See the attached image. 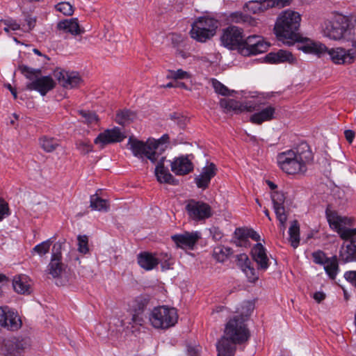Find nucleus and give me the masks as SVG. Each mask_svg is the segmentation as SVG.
Returning a JSON list of instances; mask_svg holds the SVG:
<instances>
[{
    "label": "nucleus",
    "instance_id": "obj_15",
    "mask_svg": "<svg viewBox=\"0 0 356 356\" xmlns=\"http://www.w3.org/2000/svg\"><path fill=\"white\" fill-rule=\"evenodd\" d=\"M60 249L61 244L54 245L51 260L45 270L46 273L54 279L61 278L66 269V266L62 262Z\"/></svg>",
    "mask_w": 356,
    "mask_h": 356
},
{
    "label": "nucleus",
    "instance_id": "obj_17",
    "mask_svg": "<svg viewBox=\"0 0 356 356\" xmlns=\"http://www.w3.org/2000/svg\"><path fill=\"white\" fill-rule=\"evenodd\" d=\"M201 237L200 232H184L182 234L172 235L171 239L177 248L193 250Z\"/></svg>",
    "mask_w": 356,
    "mask_h": 356
},
{
    "label": "nucleus",
    "instance_id": "obj_49",
    "mask_svg": "<svg viewBox=\"0 0 356 356\" xmlns=\"http://www.w3.org/2000/svg\"><path fill=\"white\" fill-rule=\"evenodd\" d=\"M312 258L315 264L324 265L330 257H326L324 252L318 250L312 253Z\"/></svg>",
    "mask_w": 356,
    "mask_h": 356
},
{
    "label": "nucleus",
    "instance_id": "obj_58",
    "mask_svg": "<svg viewBox=\"0 0 356 356\" xmlns=\"http://www.w3.org/2000/svg\"><path fill=\"white\" fill-rule=\"evenodd\" d=\"M211 233L213 235V238L216 240V241H219L222 238V232L219 230L218 228H216V227H213L211 230Z\"/></svg>",
    "mask_w": 356,
    "mask_h": 356
},
{
    "label": "nucleus",
    "instance_id": "obj_18",
    "mask_svg": "<svg viewBox=\"0 0 356 356\" xmlns=\"http://www.w3.org/2000/svg\"><path fill=\"white\" fill-rule=\"evenodd\" d=\"M0 326L8 330L15 331L21 327L22 321L17 314L8 307H1Z\"/></svg>",
    "mask_w": 356,
    "mask_h": 356
},
{
    "label": "nucleus",
    "instance_id": "obj_31",
    "mask_svg": "<svg viewBox=\"0 0 356 356\" xmlns=\"http://www.w3.org/2000/svg\"><path fill=\"white\" fill-rule=\"evenodd\" d=\"M57 28L65 33H70L75 35L83 32L79 27L76 18L60 21L58 23Z\"/></svg>",
    "mask_w": 356,
    "mask_h": 356
},
{
    "label": "nucleus",
    "instance_id": "obj_53",
    "mask_svg": "<svg viewBox=\"0 0 356 356\" xmlns=\"http://www.w3.org/2000/svg\"><path fill=\"white\" fill-rule=\"evenodd\" d=\"M170 118L172 120H175L177 122V125L180 127L181 129H184L187 123V118L180 113H175L170 115Z\"/></svg>",
    "mask_w": 356,
    "mask_h": 356
},
{
    "label": "nucleus",
    "instance_id": "obj_63",
    "mask_svg": "<svg viewBox=\"0 0 356 356\" xmlns=\"http://www.w3.org/2000/svg\"><path fill=\"white\" fill-rule=\"evenodd\" d=\"M266 183H267L268 186H269V188H270L271 190H275V189H276V188H277V185H276L275 183H273V181H270V180H268V181H266Z\"/></svg>",
    "mask_w": 356,
    "mask_h": 356
},
{
    "label": "nucleus",
    "instance_id": "obj_14",
    "mask_svg": "<svg viewBox=\"0 0 356 356\" xmlns=\"http://www.w3.org/2000/svg\"><path fill=\"white\" fill-rule=\"evenodd\" d=\"M222 45L229 49H238L241 51L243 44V32L236 26H229L224 30L220 38Z\"/></svg>",
    "mask_w": 356,
    "mask_h": 356
},
{
    "label": "nucleus",
    "instance_id": "obj_64",
    "mask_svg": "<svg viewBox=\"0 0 356 356\" xmlns=\"http://www.w3.org/2000/svg\"><path fill=\"white\" fill-rule=\"evenodd\" d=\"M355 135H345L346 139L349 144H351L355 138Z\"/></svg>",
    "mask_w": 356,
    "mask_h": 356
},
{
    "label": "nucleus",
    "instance_id": "obj_24",
    "mask_svg": "<svg viewBox=\"0 0 356 356\" xmlns=\"http://www.w3.org/2000/svg\"><path fill=\"white\" fill-rule=\"evenodd\" d=\"M193 170V164L188 155L175 158L171 163V170L177 175H187Z\"/></svg>",
    "mask_w": 356,
    "mask_h": 356
},
{
    "label": "nucleus",
    "instance_id": "obj_34",
    "mask_svg": "<svg viewBox=\"0 0 356 356\" xmlns=\"http://www.w3.org/2000/svg\"><path fill=\"white\" fill-rule=\"evenodd\" d=\"M270 8L268 0L250 1L244 6L245 11L250 13L257 14Z\"/></svg>",
    "mask_w": 356,
    "mask_h": 356
},
{
    "label": "nucleus",
    "instance_id": "obj_48",
    "mask_svg": "<svg viewBox=\"0 0 356 356\" xmlns=\"http://www.w3.org/2000/svg\"><path fill=\"white\" fill-rule=\"evenodd\" d=\"M76 145L81 154H86L92 151V145L86 140L77 141Z\"/></svg>",
    "mask_w": 356,
    "mask_h": 356
},
{
    "label": "nucleus",
    "instance_id": "obj_28",
    "mask_svg": "<svg viewBox=\"0 0 356 356\" xmlns=\"http://www.w3.org/2000/svg\"><path fill=\"white\" fill-rule=\"evenodd\" d=\"M237 344L230 339L222 336L216 344L218 356H234Z\"/></svg>",
    "mask_w": 356,
    "mask_h": 356
},
{
    "label": "nucleus",
    "instance_id": "obj_5",
    "mask_svg": "<svg viewBox=\"0 0 356 356\" xmlns=\"http://www.w3.org/2000/svg\"><path fill=\"white\" fill-rule=\"evenodd\" d=\"M18 70L27 79L29 82L26 83L28 90H35L41 95L44 96L55 86V82L50 76H41V70L29 67L24 65H19Z\"/></svg>",
    "mask_w": 356,
    "mask_h": 356
},
{
    "label": "nucleus",
    "instance_id": "obj_20",
    "mask_svg": "<svg viewBox=\"0 0 356 356\" xmlns=\"http://www.w3.org/2000/svg\"><path fill=\"white\" fill-rule=\"evenodd\" d=\"M54 76L59 84L67 89H71L79 86L82 79L76 72H69L65 70H56Z\"/></svg>",
    "mask_w": 356,
    "mask_h": 356
},
{
    "label": "nucleus",
    "instance_id": "obj_22",
    "mask_svg": "<svg viewBox=\"0 0 356 356\" xmlns=\"http://www.w3.org/2000/svg\"><path fill=\"white\" fill-rule=\"evenodd\" d=\"M259 104V109L254 110L250 117V122L253 124H261L264 122L269 121L274 118L275 108L271 106H264V104L258 99H253Z\"/></svg>",
    "mask_w": 356,
    "mask_h": 356
},
{
    "label": "nucleus",
    "instance_id": "obj_4",
    "mask_svg": "<svg viewBox=\"0 0 356 356\" xmlns=\"http://www.w3.org/2000/svg\"><path fill=\"white\" fill-rule=\"evenodd\" d=\"M301 16L295 11L287 10L281 13L277 19L274 31L277 38L286 44H292L300 39L299 28Z\"/></svg>",
    "mask_w": 356,
    "mask_h": 356
},
{
    "label": "nucleus",
    "instance_id": "obj_39",
    "mask_svg": "<svg viewBox=\"0 0 356 356\" xmlns=\"http://www.w3.org/2000/svg\"><path fill=\"white\" fill-rule=\"evenodd\" d=\"M289 241L293 248H296L300 244V226L297 220L291 222L289 229Z\"/></svg>",
    "mask_w": 356,
    "mask_h": 356
},
{
    "label": "nucleus",
    "instance_id": "obj_47",
    "mask_svg": "<svg viewBox=\"0 0 356 356\" xmlns=\"http://www.w3.org/2000/svg\"><path fill=\"white\" fill-rule=\"evenodd\" d=\"M77 240L79 252L84 254L89 252L88 236L86 235H79L77 237Z\"/></svg>",
    "mask_w": 356,
    "mask_h": 356
},
{
    "label": "nucleus",
    "instance_id": "obj_32",
    "mask_svg": "<svg viewBox=\"0 0 356 356\" xmlns=\"http://www.w3.org/2000/svg\"><path fill=\"white\" fill-rule=\"evenodd\" d=\"M13 286L17 293L29 294L31 293L29 277L26 275L15 276L13 280Z\"/></svg>",
    "mask_w": 356,
    "mask_h": 356
},
{
    "label": "nucleus",
    "instance_id": "obj_2",
    "mask_svg": "<svg viewBox=\"0 0 356 356\" xmlns=\"http://www.w3.org/2000/svg\"><path fill=\"white\" fill-rule=\"evenodd\" d=\"M277 164L284 173L295 175L305 173L307 165L314 161V153L307 142L301 140L291 149L277 154Z\"/></svg>",
    "mask_w": 356,
    "mask_h": 356
},
{
    "label": "nucleus",
    "instance_id": "obj_11",
    "mask_svg": "<svg viewBox=\"0 0 356 356\" xmlns=\"http://www.w3.org/2000/svg\"><path fill=\"white\" fill-rule=\"evenodd\" d=\"M348 33H350V23L348 18L343 16L326 22L323 28L324 36L333 40H341Z\"/></svg>",
    "mask_w": 356,
    "mask_h": 356
},
{
    "label": "nucleus",
    "instance_id": "obj_9",
    "mask_svg": "<svg viewBox=\"0 0 356 356\" xmlns=\"http://www.w3.org/2000/svg\"><path fill=\"white\" fill-rule=\"evenodd\" d=\"M159 142L158 140H150L146 142L140 140L131 135L129 138L127 145L133 155L139 159L144 157L154 163L157 160L156 149L158 148Z\"/></svg>",
    "mask_w": 356,
    "mask_h": 356
},
{
    "label": "nucleus",
    "instance_id": "obj_1",
    "mask_svg": "<svg viewBox=\"0 0 356 356\" xmlns=\"http://www.w3.org/2000/svg\"><path fill=\"white\" fill-rule=\"evenodd\" d=\"M326 218L330 228L334 230L344 241L339 251V259L341 262L356 261V228H351L353 219L338 214L328 209L325 211Z\"/></svg>",
    "mask_w": 356,
    "mask_h": 356
},
{
    "label": "nucleus",
    "instance_id": "obj_46",
    "mask_svg": "<svg viewBox=\"0 0 356 356\" xmlns=\"http://www.w3.org/2000/svg\"><path fill=\"white\" fill-rule=\"evenodd\" d=\"M55 8L57 11L63 13L64 15L70 16L74 13L73 6L66 1L60 2L55 6Z\"/></svg>",
    "mask_w": 356,
    "mask_h": 356
},
{
    "label": "nucleus",
    "instance_id": "obj_29",
    "mask_svg": "<svg viewBox=\"0 0 356 356\" xmlns=\"http://www.w3.org/2000/svg\"><path fill=\"white\" fill-rule=\"evenodd\" d=\"M137 260L138 265L146 270L154 269L159 263V259L148 252H140Z\"/></svg>",
    "mask_w": 356,
    "mask_h": 356
},
{
    "label": "nucleus",
    "instance_id": "obj_6",
    "mask_svg": "<svg viewBox=\"0 0 356 356\" xmlns=\"http://www.w3.org/2000/svg\"><path fill=\"white\" fill-rule=\"evenodd\" d=\"M219 22L207 16L198 17L192 24L191 37L200 42H205L216 33Z\"/></svg>",
    "mask_w": 356,
    "mask_h": 356
},
{
    "label": "nucleus",
    "instance_id": "obj_12",
    "mask_svg": "<svg viewBox=\"0 0 356 356\" xmlns=\"http://www.w3.org/2000/svg\"><path fill=\"white\" fill-rule=\"evenodd\" d=\"M185 209L188 218L195 222L204 221L213 216L211 207L202 200H188Z\"/></svg>",
    "mask_w": 356,
    "mask_h": 356
},
{
    "label": "nucleus",
    "instance_id": "obj_8",
    "mask_svg": "<svg viewBox=\"0 0 356 356\" xmlns=\"http://www.w3.org/2000/svg\"><path fill=\"white\" fill-rule=\"evenodd\" d=\"M245 321L246 318L242 315L234 316L227 323L224 336L238 344L246 342L250 334Z\"/></svg>",
    "mask_w": 356,
    "mask_h": 356
},
{
    "label": "nucleus",
    "instance_id": "obj_19",
    "mask_svg": "<svg viewBox=\"0 0 356 356\" xmlns=\"http://www.w3.org/2000/svg\"><path fill=\"white\" fill-rule=\"evenodd\" d=\"M6 356H24V350L29 346L27 339L10 338L4 340Z\"/></svg>",
    "mask_w": 356,
    "mask_h": 356
},
{
    "label": "nucleus",
    "instance_id": "obj_50",
    "mask_svg": "<svg viewBox=\"0 0 356 356\" xmlns=\"http://www.w3.org/2000/svg\"><path fill=\"white\" fill-rule=\"evenodd\" d=\"M167 78L173 79H184L189 78V74L187 72H185L181 69L177 71H170L169 74L167 75Z\"/></svg>",
    "mask_w": 356,
    "mask_h": 356
},
{
    "label": "nucleus",
    "instance_id": "obj_30",
    "mask_svg": "<svg viewBox=\"0 0 356 356\" xmlns=\"http://www.w3.org/2000/svg\"><path fill=\"white\" fill-rule=\"evenodd\" d=\"M157 180L161 183L177 185L178 181L170 173L168 169L164 166L162 161L159 162L155 168Z\"/></svg>",
    "mask_w": 356,
    "mask_h": 356
},
{
    "label": "nucleus",
    "instance_id": "obj_44",
    "mask_svg": "<svg viewBox=\"0 0 356 356\" xmlns=\"http://www.w3.org/2000/svg\"><path fill=\"white\" fill-rule=\"evenodd\" d=\"M79 114L83 121L88 125L97 124L99 118L95 113L89 111H79Z\"/></svg>",
    "mask_w": 356,
    "mask_h": 356
},
{
    "label": "nucleus",
    "instance_id": "obj_16",
    "mask_svg": "<svg viewBox=\"0 0 356 356\" xmlns=\"http://www.w3.org/2000/svg\"><path fill=\"white\" fill-rule=\"evenodd\" d=\"M269 44L263 37L257 35L248 36L244 39L241 54L244 56L257 55L267 51Z\"/></svg>",
    "mask_w": 356,
    "mask_h": 356
},
{
    "label": "nucleus",
    "instance_id": "obj_43",
    "mask_svg": "<svg viewBox=\"0 0 356 356\" xmlns=\"http://www.w3.org/2000/svg\"><path fill=\"white\" fill-rule=\"evenodd\" d=\"M51 243V240L48 239L36 245L31 250V254H37L40 257L45 255L47 253L49 252Z\"/></svg>",
    "mask_w": 356,
    "mask_h": 356
},
{
    "label": "nucleus",
    "instance_id": "obj_62",
    "mask_svg": "<svg viewBox=\"0 0 356 356\" xmlns=\"http://www.w3.org/2000/svg\"><path fill=\"white\" fill-rule=\"evenodd\" d=\"M7 88L10 90V92L12 93L14 99H17V91L15 88H13L10 84H8L6 86Z\"/></svg>",
    "mask_w": 356,
    "mask_h": 356
},
{
    "label": "nucleus",
    "instance_id": "obj_52",
    "mask_svg": "<svg viewBox=\"0 0 356 356\" xmlns=\"http://www.w3.org/2000/svg\"><path fill=\"white\" fill-rule=\"evenodd\" d=\"M25 22L26 26H24L23 30L29 32L35 27L36 24V17H33L29 14L25 15Z\"/></svg>",
    "mask_w": 356,
    "mask_h": 356
},
{
    "label": "nucleus",
    "instance_id": "obj_37",
    "mask_svg": "<svg viewBox=\"0 0 356 356\" xmlns=\"http://www.w3.org/2000/svg\"><path fill=\"white\" fill-rule=\"evenodd\" d=\"M323 266L324 270L328 277L331 280H334L339 271L337 257L334 255L330 257Z\"/></svg>",
    "mask_w": 356,
    "mask_h": 356
},
{
    "label": "nucleus",
    "instance_id": "obj_21",
    "mask_svg": "<svg viewBox=\"0 0 356 356\" xmlns=\"http://www.w3.org/2000/svg\"><path fill=\"white\" fill-rule=\"evenodd\" d=\"M236 262L237 266L245 274L250 282L254 283L258 280L259 273L246 254L243 253L236 255Z\"/></svg>",
    "mask_w": 356,
    "mask_h": 356
},
{
    "label": "nucleus",
    "instance_id": "obj_51",
    "mask_svg": "<svg viewBox=\"0 0 356 356\" xmlns=\"http://www.w3.org/2000/svg\"><path fill=\"white\" fill-rule=\"evenodd\" d=\"M10 215L8 204L0 198V222Z\"/></svg>",
    "mask_w": 356,
    "mask_h": 356
},
{
    "label": "nucleus",
    "instance_id": "obj_55",
    "mask_svg": "<svg viewBox=\"0 0 356 356\" xmlns=\"http://www.w3.org/2000/svg\"><path fill=\"white\" fill-rule=\"evenodd\" d=\"M270 8H281L289 4L291 0H268Z\"/></svg>",
    "mask_w": 356,
    "mask_h": 356
},
{
    "label": "nucleus",
    "instance_id": "obj_40",
    "mask_svg": "<svg viewBox=\"0 0 356 356\" xmlns=\"http://www.w3.org/2000/svg\"><path fill=\"white\" fill-rule=\"evenodd\" d=\"M229 19L233 23L248 24L250 26H255L257 24V22L254 18L250 17L249 15L243 14L241 12L232 13L229 15Z\"/></svg>",
    "mask_w": 356,
    "mask_h": 356
},
{
    "label": "nucleus",
    "instance_id": "obj_61",
    "mask_svg": "<svg viewBox=\"0 0 356 356\" xmlns=\"http://www.w3.org/2000/svg\"><path fill=\"white\" fill-rule=\"evenodd\" d=\"M104 134H122V132L121 129L119 127H114L111 129H106Z\"/></svg>",
    "mask_w": 356,
    "mask_h": 356
},
{
    "label": "nucleus",
    "instance_id": "obj_54",
    "mask_svg": "<svg viewBox=\"0 0 356 356\" xmlns=\"http://www.w3.org/2000/svg\"><path fill=\"white\" fill-rule=\"evenodd\" d=\"M344 278L356 288V270H348L344 273Z\"/></svg>",
    "mask_w": 356,
    "mask_h": 356
},
{
    "label": "nucleus",
    "instance_id": "obj_27",
    "mask_svg": "<svg viewBox=\"0 0 356 356\" xmlns=\"http://www.w3.org/2000/svg\"><path fill=\"white\" fill-rule=\"evenodd\" d=\"M216 167L213 163L204 167L200 175L195 178V182L199 188H207L211 179L216 175Z\"/></svg>",
    "mask_w": 356,
    "mask_h": 356
},
{
    "label": "nucleus",
    "instance_id": "obj_59",
    "mask_svg": "<svg viewBox=\"0 0 356 356\" xmlns=\"http://www.w3.org/2000/svg\"><path fill=\"white\" fill-rule=\"evenodd\" d=\"M313 298L317 302L319 303L325 298V295L323 292L316 291L314 293Z\"/></svg>",
    "mask_w": 356,
    "mask_h": 356
},
{
    "label": "nucleus",
    "instance_id": "obj_57",
    "mask_svg": "<svg viewBox=\"0 0 356 356\" xmlns=\"http://www.w3.org/2000/svg\"><path fill=\"white\" fill-rule=\"evenodd\" d=\"M248 238H252V240H254V241H260V236L259 234L255 232L254 230H253L252 229H248Z\"/></svg>",
    "mask_w": 356,
    "mask_h": 356
},
{
    "label": "nucleus",
    "instance_id": "obj_23",
    "mask_svg": "<svg viewBox=\"0 0 356 356\" xmlns=\"http://www.w3.org/2000/svg\"><path fill=\"white\" fill-rule=\"evenodd\" d=\"M265 60L266 63L271 64H279L288 63L289 64H293L296 62V58L291 54V52L280 49L276 52H270L265 56Z\"/></svg>",
    "mask_w": 356,
    "mask_h": 356
},
{
    "label": "nucleus",
    "instance_id": "obj_26",
    "mask_svg": "<svg viewBox=\"0 0 356 356\" xmlns=\"http://www.w3.org/2000/svg\"><path fill=\"white\" fill-rule=\"evenodd\" d=\"M251 254L254 261L258 264V269L266 270L269 267V259L266 254V250L260 243H257L252 248Z\"/></svg>",
    "mask_w": 356,
    "mask_h": 356
},
{
    "label": "nucleus",
    "instance_id": "obj_56",
    "mask_svg": "<svg viewBox=\"0 0 356 356\" xmlns=\"http://www.w3.org/2000/svg\"><path fill=\"white\" fill-rule=\"evenodd\" d=\"M5 22L6 23V26H8V27L12 31H17L20 29V24L17 22L16 20L9 18L7 19H3Z\"/></svg>",
    "mask_w": 356,
    "mask_h": 356
},
{
    "label": "nucleus",
    "instance_id": "obj_7",
    "mask_svg": "<svg viewBox=\"0 0 356 356\" xmlns=\"http://www.w3.org/2000/svg\"><path fill=\"white\" fill-rule=\"evenodd\" d=\"M177 309L165 305L154 307L149 315V321L156 329L170 328L177 323Z\"/></svg>",
    "mask_w": 356,
    "mask_h": 356
},
{
    "label": "nucleus",
    "instance_id": "obj_38",
    "mask_svg": "<svg viewBox=\"0 0 356 356\" xmlns=\"http://www.w3.org/2000/svg\"><path fill=\"white\" fill-rule=\"evenodd\" d=\"M41 147L47 152H51L59 145V140L51 135H43L40 138Z\"/></svg>",
    "mask_w": 356,
    "mask_h": 356
},
{
    "label": "nucleus",
    "instance_id": "obj_35",
    "mask_svg": "<svg viewBox=\"0 0 356 356\" xmlns=\"http://www.w3.org/2000/svg\"><path fill=\"white\" fill-rule=\"evenodd\" d=\"M126 137L127 135H98L94 143L102 149L108 144L122 142Z\"/></svg>",
    "mask_w": 356,
    "mask_h": 356
},
{
    "label": "nucleus",
    "instance_id": "obj_36",
    "mask_svg": "<svg viewBox=\"0 0 356 356\" xmlns=\"http://www.w3.org/2000/svg\"><path fill=\"white\" fill-rule=\"evenodd\" d=\"M90 208L98 211L107 212L110 208L108 201L99 197L97 194L90 196Z\"/></svg>",
    "mask_w": 356,
    "mask_h": 356
},
{
    "label": "nucleus",
    "instance_id": "obj_42",
    "mask_svg": "<svg viewBox=\"0 0 356 356\" xmlns=\"http://www.w3.org/2000/svg\"><path fill=\"white\" fill-rule=\"evenodd\" d=\"M234 235L236 238L235 243L238 246L245 245L248 241V229L247 228H236Z\"/></svg>",
    "mask_w": 356,
    "mask_h": 356
},
{
    "label": "nucleus",
    "instance_id": "obj_33",
    "mask_svg": "<svg viewBox=\"0 0 356 356\" xmlns=\"http://www.w3.org/2000/svg\"><path fill=\"white\" fill-rule=\"evenodd\" d=\"M136 118L137 115L134 111L123 109L117 112L115 121L122 126H126L133 122Z\"/></svg>",
    "mask_w": 356,
    "mask_h": 356
},
{
    "label": "nucleus",
    "instance_id": "obj_25",
    "mask_svg": "<svg viewBox=\"0 0 356 356\" xmlns=\"http://www.w3.org/2000/svg\"><path fill=\"white\" fill-rule=\"evenodd\" d=\"M271 199L276 218L279 221L283 222L286 219L284 206L286 199L284 193L282 191H275L271 193Z\"/></svg>",
    "mask_w": 356,
    "mask_h": 356
},
{
    "label": "nucleus",
    "instance_id": "obj_3",
    "mask_svg": "<svg viewBox=\"0 0 356 356\" xmlns=\"http://www.w3.org/2000/svg\"><path fill=\"white\" fill-rule=\"evenodd\" d=\"M298 48L306 54H312L318 56L327 53L330 60L336 65H350L355 61L356 57L355 51L353 49H346L343 47L327 49L325 44L308 38L302 40Z\"/></svg>",
    "mask_w": 356,
    "mask_h": 356
},
{
    "label": "nucleus",
    "instance_id": "obj_41",
    "mask_svg": "<svg viewBox=\"0 0 356 356\" xmlns=\"http://www.w3.org/2000/svg\"><path fill=\"white\" fill-rule=\"evenodd\" d=\"M232 253V248L224 245H218L213 248V257L219 262L225 261Z\"/></svg>",
    "mask_w": 356,
    "mask_h": 356
},
{
    "label": "nucleus",
    "instance_id": "obj_13",
    "mask_svg": "<svg viewBox=\"0 0 356 356\" xmlns=\"http://www.w3.org/2000/svg\"><path fill=\"white\" fill-rule=\"evenodd\" d=\"M220 106L224 113L227 114H240L259 109V104L254 100H248L243 102L229 98H222L220 100Z\"/></svg>",
    "mask_w": 356,
    "mask_h": 356
},
{
    "label": "nucleus",
    "instance_id": "obj_45",
    "mask_svg": "<svg viewBox=\"0 0 356 356\" xmlns=\"http://www.w3.org/2000/svg\"><path fill=\"white\" fill-rule=\"evenodd\" d=\"M212 84L215 90V92L222 96H232V94L234 92V91H231L230 90L228 89L227 86H225L216 79H213Z\"/></svg>",
    "mask_w": 356,
    "mask_h": 356
},
{
    "label": "nucleus",
    "instance_id": "obj_60",
    "mask_svg": "<svg viewBox=\"0 0 356 356\" xmlns=\"http://www.w3.org/2000/svg\"><path fill=\"white\" fill-rule=\"evenodd\" d=\"M188 356H200L199 348L193 347V346H188Z\"/></svg>",
    "mask_w": 356,
    "mask_h": 356
},
{
    "label": "nucleus",
    "instance_id": "obj_10",
    "mask_svg": "<svg viewBox=\"0 0 356 356\" xmlns=\"http://www.w3.org/2000/svg\"><path fill=\"white\" fill-rule=\"evenodd\" d=\"M150 302V297L141 294L132 299L128 304V313L131 316L129 324L143 325L145 323L144 312Z\"/></svg>",
    "mask_w": 356,
    "mask_h": 356
}]
</instances>
